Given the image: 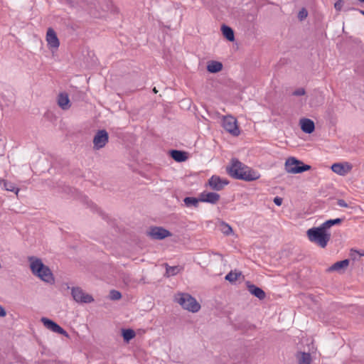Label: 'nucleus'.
I'll return each instance as SVG.
<instances>
[{"mask_svg":"<svg viewBox=\"0 0 364 364\" xmlns=\"http://www.w3.org/2000/svg\"><path fill=\"white\" fill-rule=\"evenodd\" d=\"M223 127L233 136L240 134V129L237 124V119L232 116H226L223 119Z\"/></svg>","mask_w":364,"mask_h":364,"instance_id":"nucleus-7","label":"nucleus"},{"mask_svg":"<svg viewBox=\"0 0 364 364\" xmlns=\"http://www.w3.org/2000/svg\"><path fill=\"white\" fill-rule=\"evenodd\" d=\"M199 201H200L199 200V198L198 199L194 197H186L183 199V202L187 207H191V206L197 207Z\"/></svg>","mask_w":364,"mask_h":364,"instance_id":"nucleus-27","label":"nucleus"},{"mask_svg":"<svg viewBox=\"0 0 364 364\" xmlns=\"http://www.w3.org/2000/svg\"><path fill=\"white\" fill-rule=\"evenodd\" d=\"M153 91H154V93H157L158 92V90L156 89V87H154L153 89Z\"/></svg>","mask_w":364,"mask_h":364,"instance_id":"nucleus-39","label":"nucleus"},{"mask_svg":"<svg viewBox=\"0 0 364 364\" xmlns=\"http://www.w3.org/2000/svg\"><path fill=\"white\" fill-rule=\"evenodd\" d=\"M242 276L241 272L230 271L225 279L230 283L235 282Z\"/></svg>","mask_w":364,"mask_h":364,"instance_id":"nucleus-22","label":"nucleus"},{"mask_svg":"<svg viewBox=\"0 0 364 364\" xmlns=\"http://www.w3.org/2000/svg\"><path fill=\"white\" fill-rule=\"evenodd\" d=\"M221 30L223 36L226 38L227 40L230 41H233L235 40L233 30L230 26L223 25Z\"/></svg>","mask_w":364,"mask_h":364,"instance_id":"nucleus-21","label":"nucleus"},{"mask_svg":"<svg viewBox=\"0 0 364 364\" xmlns=\"http://www.w3.org/2000/svg\"><path fill=\"white\" fill-rule=\"evenodd\" d=\"M364 256V251H358L351 250L350 252V257L352 260H359L360 257Z\"/></svg>","mask_w":364,"mask_h":364,"instance_id":"nucleus-30","label":"nucleus"},{"mask_svg":"<svg viewBox=\"0 0 364 364\" xmlns=\"http://www.w3.org/2000/svg\"><path fill=\"white\" fill-rule=\"evenodd\" d=\"M109 297L112 300H118L122 297V294L119 291L111 290L109 292Z\"/></svg>","mask_w":364,"mask_h":364,"instance_id":"nucleus-31","label":"nucleus"},{"mask_svg":"<svg viewBox=\"0 0 364 364\" xmlns=\"http://www.w3.org/2000/svg\"><path fill=\"white\" fill-rule=\"evenodd\" d=\"M6 315V310L0 305V316L4 317Z\"/></svg>","mask_w":364,"mask_h":364,"instance_id":"nucleus-37","label":"nucleus"},{"mask_svg":"<svg viewBox=\"0 0 364 364\" xmlns=\"http://www.w3.org/2000/svg\"><path fill=\"white\" fill-rule=\"evenodd\" d=\"M166 270L165 275L166 277L176 275L182 269V268L179 266L169 267V266H168L167 264H166Z\"/></svg>","mask_w":364,"mask_h":364,"instance_id":"nucleus-24","label":"nucleus"},{"mask_svg":"<svg viewBox=\"0 0 364 364\" xmlns=\"http://www.w3.org/2000/svg\"><path fill=\"white\" fill-rule=\"evenodd\" d=\"M311 166L304 164L294 157H290L285 162V170L290 173H299L311 169Z\"/></svg>","mask_w":364,"mask_h":364,"instance_id":"nucleus-5","label":"nucleus"},{"mask_svg":"<svg viewBox=\"0 0 364 364\" xmlns=\"http://www.w3.org/2000/svg\"><path fill=\"white\" fill-rule=\"evenodd\" d=\"M136 333L132 329H122V336L126 342H129L131 339L134 338Z\"/></svg>","mask_w":364,"mask_h":364,"instance_id":"nucleus-25","label":"nucleus"},{"mask_svg":"<svg viewBox=\"0 0 364 364\" xmlns=\"http://www.w3.org/2000/svg\"><path fill=\"white\" fill-rule=\"evenodd\" d=\"M305 94H306V91H305L304 88H302V87L294 90L292 93V95L294 96H302V95H304Z\"/></svg>","mask_w":364,"mask_h":364,"instance_id":"nucleus-33","label":"nucleus"},{"mask_svg":"<svg viewBox=\"0 0 364 364\" xmlns=\"http://www.w3.org/2000/svg\"><path fill=\"white\" fill-rule=\"evenodd\" d=\"M223 64L220 62L212 60L207 65V70L210 73H216L222 70Z\"/></svg>","mask_w":364,"mask_h":364,"instance_id":"nucleus-20","label":"nucleus"},{"mask_svg":"<svg viewBox=\"0 0 364 364\" xmlns=\"http://www.w3.org/2000/svg\"><path fill=\"white\" fill-rule=\"evenodd\" d=\"M299 364H310L311 355L308 353H299L297 355Z\"/></svg>","mask_w":364,"mask_h":364,"instance_id":"nucleus-23","label":"nucleus"},{"mask_svg":"<svg viewBox=\"0 0 364 364\" xmlns=\"http://www.w3.org/2000/svg\"><path fill=\"white\" fill-rule=\"evenodd\" d=\"M147 235L153 240H163L167 237L171 236V233L162 227H152L147 232Z\"/></svg>","mask_w":364,"mask_h":364,"instance_id":"nucleus-9","label":"nucleus"},{"mask_svg":"<svg viewBox=\"0 0 364 364\" xmlns=\"http://www.w3.org/2000/svg\"><path fill=\"white\" fill-rule=\"evenodd\" d=\"M309 240L324 248L331 240V233L321 225L319 227H314L306 231Z\"/></svg>","mask_w":364,"mask_h":364,"instance_id":"nucleus-3","label":"nucleus"},{"mask_svg":"<svg viewBox=\"0 0 364 364\" xmlns=\"http://www.w3.org/2000/svg\"><path fill=\"white\" fill-rule=\"evenodd\" d=\"M228 183L229 181L227 179H223L218 176H213L208 180V185L211 189L217 191L223 190Z\"/></svg>","mask_w":364,"mask_h":364,"instance_id":"nucleus-11","label":"nucleus"},{"mask_svg":"<svg viewBox=\"0 0 364 364\" xmlns=\"http://www.w3.org/2000/svg\"><path fill=\"white\" fill-rule=\"evenodd\" d=\"M170 156L177 162H183L188 159V153L184 151L171 150Z\"/></svg>","mask_w":364,"mask_h":364,"instance_id":"nucleus-19","label":"nucleus"},{"mask_svg":"<svg viewBox=\"0 0 364 364\" xmlns=\"http://www.w3.org/2000/svg\"><path fill=\"white\" fill-rule=\"evenodd\" d=\"M175 301L180 304L183 309L193 313H196L200 309V304L188 293H178L175 296Z\"/></svg>","mask_w":364,"mask_h":364,"instance_id":"nucleus-4","label":"nucleus"},{"mask_svg":"<svg viewBox=\"0 0 364 364\" xmlns=\"http://www.w3.org/2000/svg\"><path fill=\"white\" fill-rule=\"evenodd\" d=\"M246 286L249 292L259 300H263L266 297L265 292L261 288L251 284L250 282H246Z\"/></svg>","mask_w":364,"mask_h":364,"instance_id":"nucleus-14","label":"nucleus"},{"mask_svg":"<svg viewBox=\"0 0 364 364\" xmlns=\"http://www.w3.org/2000/svg\"><path fill=\"white\" fill-rule=\"evenodd\" d=\"M308 16V12L306 11V9L303 8L301 9L299 14H298V18L300 20V21H303L304 19H305Z\"/></svg>","mask_w":364,"mask_h":364,"instance_id":"nucleus-32","label":"nucleus"},{"mask_svg":"<svg viewBox=\"0 0 364 364\" xmlns=\"http://www.w3.org/2000/svg\"><path fill=\"white\" fill-rule=\"evenodd\" d=\"M220 228L221 232L226 235H230L232 232V228L225 222H220Z\"/></svg>","mask_w":364,"mask_h":364,"instance_id":"nucleus-29","label":"nucleus"},{"mask_svg":"<svg viewBox=\"0 0 364 364\" xmlns=\"http://www.w3.org/2000/svg\"><path fill=\"white\" fill-rule=\"evenodd\" d=\"M358 1H360V2L364 3V0H358Z\"/></svg>","mask_w":364,"mask_h":364,"instance_id":"nucleus-41","label":"nucleus"},{"mask_svg":"<svg viewBox=\"0 0 364 364\" xmlns=\"http://www.w3.org/2000/svg\"><path fill=\"white\" fill-rule=\"evenodd\" d=\"M71 294L73 299L77 303L89 304L94 301L93 297L85 293L80 287H73Z\"/></svg>","mask_w":364,"mask_h":364,"instance_id":"nucleus-6","label":"nucleus"},{"mask_svg":"<svg viewBox=\"0 0 364 364\" xmlns=\"http://www.w3.org/2000/svg\"><path fill=\"white\" fill-rule=\"evenodd\" d=\"M342 221H343L342 218H336V219H333V220H326V222H324L323 224H321V225L326 230H328V229L330 228L331 227H332L333 225L341 224L342 223Z\"/></svg>","mask_w":364,"mask_h":364,"instance_id":"nucleus-26","label":"nucleus"},{"mask_svg":"<svg viewBox=\"0 0 364 364\" xmlns=\"http://www.w3.org/2000/svg\"><path fill=\"white\" fill-rule=\"evenodd\" d=\"M46 41L48 43V46L50 48L57 49L60 46V42L57 35L52 28H49L47 31Z\"/></svg>","mask_w":364,"mask_h":364,"instance_id":"nucleus-12","label":"nucleus"},{"mask_svg":"<svg viewBox=\"0 0 364 364\" xmlns=\"http://www.w3.org/2000/svg\"><path fill=\"white\" fill-rule=\"evenodd\" d=\"M228 173L233 178L252 181L259 178V175L237 159L231 160V165L227 166Z\"/></svg>","mask_w":364,"mask_h":364,"instance_id":"nucleus-1","label":"nucleus"},{"mask_svg":"<svg viewBox=\"0 0 364 364\" xmlns=\"http://www.w3.org/2000/svg\"><path fill=\"white\" fill-rule=\"evenodd\" d=\"M300 125L301 130L306 133V134H311L312 133L315 129V124L314 122L309 119L303 118L300 119Z\"/></svg>","mask_w":364,"mask_h":364,"instance_id":"nucleus-17","label":"nucleus"},{"mask_svg":"<svg viewBox=\"0 0 364 364\" xmlns=\"http://www.w3.org/2000/svg\"><path fill=\"white\" fill-rule=\"evenodd\" d=\"M109 140V135L106 130H98L93 138L94 149L99 150L103 148Z\"/></svg>","mask_w":364,"mask_h":364,"instance_id":"nucleus-8","label":"nucleus"},{"mask_svg":"<svg viewBox=\"0 0 364 364\" xmlns=\"http://www.w3.org/2000/svg\"><path fill=\"white\" fill-rule=\"evenodd\" d=\"M28 260L30 262L31 270L35 276L47 283H53L54 282L51 270L43 263L41 259L30 257Z\"/></svg>","mask_w":364,"mask_h":364,"instance_id":"nucleus-2","label":"nucleus"},{"mask_svg":"<svg viewBox=\"0 0 364 364\" xmlns=\"http://www.w3.org/2000/svg\"><path fill=\"white\" fill-rule=\"evenodd\" d=\"M57 102L58 106L63 110L68 109L71 105L67 93H60L58 95Z\"/></svg>","mask_w":364,"mask_h":364,"instance_id":"nucleus-18","label":"nucleus"},{"mask_svg":"<svg viewBox=\"0 0 364 364\" xmlns=\"http://www.w3.org/2000/svg\"><path fill=\"white\" fill-rule=\"evenodd\" d=\"M350 259H346L339 262H337L334 263L333 265H331L330 267L327 269V272H343L347 267L349 265Z\"/></svg>","mask_w":364,"mask_h":364,"instance_id":"nucleus-16","label":"nucleus"},{"mask_svg":"<svg viewBox=\"0 0 364 364\" xmlns=\"http://www.w3.org/2000/svg\"><path fill=\"white\" fill-rule=\"evenodd\" d=\"M41 321L48 329L52 331L53 332L58 333L65 337L69 336L68 333L53 321L46 317H43Z\"/></svg>","mask_w":364,"mask_h":364,"instance_id":"nucleus-10","label":"nucleus"},{"mask_svg":"<svg viewBox=\"0 0 364 364\" xmlns=\"http://www.w3.org/2000/svg\"><path fill=\"white\" fill-rule=\"evenodd\" d=\"M282 201H283V200H282V198H280V197L277 196V197H275V198H274V203L277 205H278V206H279V205H282Z\"/></svg>","mask_w":364,"mask_h":364,"instance_id":"nucleus-35","label":"nucleus"},{"mask_svg":"<svg viewBox=\"0 0 364 364\" xmlns=\"http://www.w3.org/2000/svg\"><path fill=\"white\" fill-rule=\"evenodd\" d=\"M343 6V0H338L335 4H334V8L336 9V11H341L342 7Z\"/></svg>","mask_w":364,"mask_h":364,"instance_id":"nucleus-34","label":"nucleus"},{"mask_svg":"<svg viewBox=\"0 0 364 364\" xmlns=\"http://www.w3.org/2000/svg\"><path fill=\"white\" fill-rule=\"evenodd\" d=\"M354 10H357L361 14H363L364 16V11L363 10H358V9H353Z\"/></svg>","mask_w":364,"mask_h":364,"instance_id":"nucleus-38","label":"nucleus"},{"mask_svg":"<svg viewBox=\"0 0 364 364\" xmlns=\"http://www.w3.org/2000/svg\"><path fill=\"white\" fill-rule=\"evenodd\" d=\"M338 205L341 207L347 208L348 205L346 202L343 199H339L337 202Z\"/></svg>","mask_w":364,"mask_h":364,"instance_id":"nucleus-36","label":"nucleus"},{"mask_svg":"<svg viewBox=\"0 0 364 364\" xmlns=\"http://www.w3.org/2000/svg\"><path fill=\"white\" fill-rule=\"evenodd\" d=\"M220 199V195L214 192H203L200 193L199 200L201 202L209 203L211 204H215Z\"/></svg>","mask_w":364,"mask_h":364,"instance_id":"nucleus-13","label":"nucleus"},{"mask_svg":"<svg viewBox=\"0 0 364 364\" xmlns=\"http://www.w3.org/2000/svg\"><path fill=\"white\" fill-rule=\"evenodd\" d=\"M351 169V166L346 163L345 164L341 163H336L331 166V170L341 176H344L348 172H349Z\"/></svg>","mask_w":364,"mask_h":364,"instance_id":"nucleus-15","label":"nucleus"},{"mask_svg":"<svg viewBox=\"0 0 364 364\" xmlns=\"http://www.w3.org/2000/svg\"><path fill=\"white\" fill-rule=\"evenodd\" d=\"M4 187L6 191L15 192L16 194H18V192L19 191V189L15 186V185L13 183L3 181Z\"/></svg>","mask_w":364,"mask_h":364,"instance_id":"nucleus-28","label":"nucleus"},{"mask_svg":"<svg viewBox=\"0 0 364 364\" xmlns=\"http://www.w3.org/2000/svg\"><path fill=\"white\" fill-rule=\"evenodd\" d=\"M68 3H71V0H66Z\"/></svg>","mask_w":364,"mask_h":364,"instance_id":"nucleus-40","label":"nucleus"}]
</instances>
